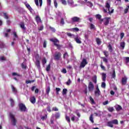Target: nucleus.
I'll return each instance as SVG.
<instances>
[{
	"label": "nucleus",
	"mask_w": 129,
	"mask_h": 129,
	"mask_svg": "<svg viewBox=\"0 0 129 129\" xmlns=\"http://www.w3.org/2000/svg\"><path fill=\"white\" fill-rule=\"evenodd\" d=\"M105 8L108 9L109 14H112L113 13V9L110 11V1H108L106 2Z\"/></svg>",
	"instance_id": "f257e3e1"
},
{
	"label": "nucleus",
	"mask_w": 129,
	"mask_h": 129,
	"mask_svg": "<svg viewBox=\"0 0 129 129\" xmlns=\"http://www.w3.org/2000/svg\"><path fill=\"white\" fill-rule=\"evenodd\" d=\"M10 116L11 118V123L12 125H16L17 123V120L16 119V118H15V115L13 114L12 113H10Z\"/></svg>",
	"instance_id": "f03ea898"
},
{
	"label": "nucleus",
	"mask_w": 129,
	"mask_h": 129,
	"mask_svg": "<svg viewBox=\"0 0 129 129\" xmlns=\"http://www.w3.org/2000/svg\"><path fill=\"white\" fill-rule=\"evenodd\" d=\"M19 109L21 111L26 112L27 111V107H26V105H25L23 103H20L19 104Z\"/></svg>",
	"instance_id": "7ed1b4c3"
},
{
	"label": "nucleus",
	"mask_w": 129,
	"mask_h": 129,
	"mask_svg": "<svg viewBox=\"0 0 129 129\" xmlns=\"http://www.w3.org/2000/svg\"><path fill=\"white\" fill-rule=\"evenodd\" d=\"M50 41L51 42H52L54 44V46H56V47H57V48H60V45L58 44L57 43H59V40L56 38H51L50 39Z\"/></svg>",
	"instance_id": "20e7f679"
},
{
	"label": "nucleus",
	"mask_w": 129,
	"mask_h": 129,
	"mask_svg": "<svg viewBox=\"0 0 129 129\" xmlns=\"http://www.w3.org/2000/svg\"><path fill=\"white\" fill-rule=\"evenodd\" d=\"M87 64H88L87 60H86V59L84 58L83 59L82 62H81L80 67L81 68H84V67H85V66L87 65Z\"/></svg>",
	"instance_id": "39448f33"
},
{
	"label": "nucleus",
	"mask_w": 129,
	"mask_h": 129,
	"mask_svg": "<svg viewBox=\"0 0 129 129\" xmlns=\"http://www.w3.org/2000/svg\"><path fill=\"white\" fill-rule=\"evenodd\" d=\"M72 21L74 23H80V22H81V19L78 17H74L72 18Z\"/></svg>",
	"instance_id": "423d86ee"
},
{
	"label": "nucleus",
	"mask_w": 129,
	"mask_h": 129,
	"mask_svg": "<svg viewBox=\"0 0 129 129\" xmlns=\"http://www.w3.org/2000/svg\"><path fill=\"white\" fill-rule=\"evenodd\" d=\"M12 76L14 77L13 79L14 80H16V81H18L19 80H18V77H20L21 75L17 73H13Z\"/></svg>",
	"instance_id": "0eeeda50"
},
{
	"label": "nucleus",
	"mask_w": 129,
	"mask_h": 129,
	"mask_svg": "<svg viewBox=\"0 0 129 129\" xmlns=\"http://www.w3.org/2000/svg\"><path fill=\"white\" fill-rule=\"evenodd\" d=\"M94 89V85H93V83L90 82L88 85V90L89 91H92Z\"/></svg>",
	"instance_id": "6e6552de"
},
{
	"label": "nucleus",
	"mask_w": 129,
	"mask_h": 129,
	"mask_svg": "<svg viewBox=\"0 0 129 129\" xmlns=\"http://www.w3.org/2000/svg\"><path fill=\"white\" fill-rule=\"evenodd\" d=\"M68 4L71 7H72V8H74V7H77V5L76 4L74 5V2L73 0H68Z\"/></svg>",
	"instance_id": "1a4fd4ad"
},
{
	"label": "nucleus",
	"mask_w": 129,
	"mask_h": 129,
	"mask_svg": "<svg viewBox=\"0 0 129 129\" xmlns=\"http://www.w3.org/2000/svg\"><path fill=\"white\" fill-rule=\"evenodd\" d=\"M95 95L97 97L100 95V90H99V88H98V86L96 87V90L95 91Z\"/></svg>",
	"instance_id": "9d476101"
},
{
	"label": "nucleus",
	"mask_w": 129,
	"mask_h": 129,
	"mask_svg": "<svg viewBox=\"0 0 129 129\" xmlns=\"http://www.w3.org/2000/svg\"><path fill=\"white\" fill-rule=\"evenodd\" d=\"M75 41H76V43L78 44H81L82 42L81 41V38L78 36H76L75 37Z\"/></svg>",
	"instance_id": "9b49d317"
},
{
	"label": "nucleus",
	"mask_w": 129,
	"mask_h": 129,
	"mask_svg": "<svg viewBox=\"0 0 129 129\" xmlns=\"http://www.w3.org/2000/svg\"><path fill=\"white\" fill-rule=\"evenodd\" d=\"M61 57V53L60 52H56L54 54V58L55 60H59L60 57Z\"/></svg>",
	"instance_id": "f8f14e48"
},
{
	"label": "nucleus",
	"mask_w": 129,
	"mask_h": 129,
	"mask_svg": "<svg viewBox=\"0 0 129 129\" xmlns=\"http://www.w3.org/2000/svg\"><path fill=\"white\" fill-rule=\"evenodd\" d=\"M109 20H110V18L109 17L105 18L104 19V24L105 25V26H107L108 24H109Z\"/></svg>",
	"instance_id": "ddd939ff"
},
{
	"label": "nucleus",
	"mask_w": 129,
	"mask_h": 129,
	"mask_svg": "<svg viewBox=\"0 0 129 129\" xmlns=\"http://www.w3.org/2000/svg\"><path fill=\"white\" fill-rule=\"evenodd\" d=\"M121 82L122 85H125L126 84V82H127V78H126V77L122 78Z\"/></svg>",
	"instance_id": "4468645a"
},
{
	"label": "nucleus",
	"mask_w": 129,
	"mask_h": 129,
	"mask_svg": "<svg viewBox=\"0 0 129 129\" xmlns=\"http://www.w3.org/2000/svg\"><path fill=\"white\" fill-rule=\"evenodd\" d=\"M24 4L26 8H28V9L29 10V11H30V12H32V11H33V9H32V7H31V6H30L29 4H28L27 2L24 3Z\"/></svg>",
	"instance_id": "2eb2a0df"
},
{
	"label": "nucleus",
	"mask_w": 129,
	"mask_h": 129,
	"mask_svg": "<svg viewBox=\"0 0 129 129\" xmlns=\"http://www.w3.org/2000/svg\"><path fill=\"white\" fill-rule=\"evenodd\" d=\"M35 20L37 23V24H40V23H42V20H41V18L38 15L36 16L35 18Z\"/></svg>",
	"instance_id": "dca6fc26"
},
{
	"label": "nucleus",
	"mask_w": 129,
	"mask_h": 129,
	"mask_svg": "<svg viewBox=\"0 0 129 129\" xmlns=\"http://www.w3.org/2000/svg\"><path fill=\"white\" fill-rule=\"evenodd\" d=\"M115 108L117 111H119L120 110H121L122 109V107H121L119 105H116L115 106Z\"/></svg>",
	"instance_id": "f3484780"
},
{
	"label": "nucleus",
	"mask_w": 129,
	"mask_h": 129,
	"mask_svg": "<svg viewBox=\"0 0 129 129\" xmlns=\"http://www.w3.org/2000/svg\"><path fill=\"white\" fill-rule=\"evenodd\" d=\"M13 35H14L13 41H16V40H18V39H19V36H18V35H17V32H14Z\"/></svg>",
	"instance_id": "a211bd4d"
},
{
	"label": "nucleus",
	"mask_w": 129,
	"mask_h": 129,
	"mask_svg": "<svg viewBox=\"0 0 129 129\" xmlns=\"http://www.w3.org/2000/svg\"><path fill=\"white\" fill-rule=\"evenodd\" d=\"M71 120H72V121H74V120H76V121H78V120H79V118H78L75 115H72L71 117Z\"/></svg>",
	"instance_id": "6ab92c4d"
},
{
	"label": "nucleus",
	"mask_w": 129,
	"mask_h": 129,
	"mask_svg": "<svg viewBox=\"0 0 129 129\" xmlns=\"http://www.w3.org/2000/svg\"><path fill=\"white\" fill-rule=\"evenodd\" d=\"M30 101L31 102V103H36V98L35 97H31L30 98Z\"/></svg>",
	"instance_id": "aec40b11"
},
{
	"label": "nucleus",
	"mask_w": 129,
	"mask_h": 129,
	"mask_svg": "<svg viewBox=\"0 0 129 129\" xmlns=\"http://www.w3.org/2000/svg\"><path fill=\"white\" fill-rule=\"evenodd\" d=\"M90 102L91 104H96V103L94 101V99L92 98V97H89Z\"/></svg>",
	"instance_id": "412c9836"
},
{
	"label": "nucleus",
	"mask_w": 129,
	"mask_h": 129,
	"mask_svg": "<svg viewBox=\"0 0 129 129\" xmlns=\"http://www.w3.org/2000/svg\"><path fill=\"white\" fill-rule=\"evenodd\" d=\"M20 27L21 29L23 30V31H26V30H27V28H26V27H25V24H24V23H21L20 24Z\"/></svg>",
	"instance_id": "4be33fe9"
},
{
	"label": "nucleus",
	"mask_w": 129,
	"mask_h": 129,
	"mask_svg": "<svg viewBox=\"0 0 129 129\" xmlns=\"http://www.w3.org/2000/svg\"><path fill=\"white\" fill-rule=\"evenodd\" d=\"M120 47H121L122 50H123V49H124V47H125V43L124 42H120Z\"/></svg>",
	"instance_id": "5701e85b"
},
{
	"label": "nucleus",
	"mask_w": 129,
	"mask_h": 129,
	"mask_svg": "<svg viewBox=\"0 0 129 129\" xmlns=\"http://www.w3.org/2000/svg\"><path fill=\"white\" fill-rule=\"evenodd\" d=\"M107 126H109L110 127H113V123L112 121H108L107 124Z\"/></svg>",
	"instance_id": "b1692460"
},
{
	"label": "nucleus",
	"mask_w": 129,
	"mask_h": 129,
	"mask_svg": "<svg viewBox=\"0 0 129 129\" xmlns=\"http://www.w3.org/2000/svg\"><path fill=\"white\" fill-rule=\"evenodd\" d=\"M108 48L109 49V51L111 53L113 51V49H112V46H111V44L110 43H109V45H108Z\"/></svg>",
	"instance_id": "393cba45"
},
{
	"label": "nucleus",
	"mask_w": 129,
	"mask_h": 129,
	"mask_svg": "<svg viewBox=\"0 0 129 129\" xmlns=\"http://www.w3.org/2000/svg\"><path fill=\"white\" fill-rule=\"evenodd\" d=\"M35 63H36V66L37 67V68L38 69H39L40 67V60H38V59H36Z\"/></svg>",
	"instance_id": "a878e982"
},
{
	"label": "nucleus",
	"mask_w": 129,
	"mask_h": 129,
	"mask_svg": "<svg viewBox=\"0 0 129 129\" xmlns=\"http://www.w3.org/2000/svg\"><path fill=\"white\" fill-rule=\"evenodd\" d=\"M10 101L11 103V105L13 107V106H15V101L12 98H10Z\"/></svg>",
	"instance_id": "bb28decb"
},
{
	"label": "nucleus",
	"mask_w": 129,
	"mask_h": 129,
	"mask_svg": "<svg viewBox=\"0 0 129 129\" xmlns=\"http://www.w3.org/2000/svg\"><path fill=\"white\" fill-rule=\"evenodd\" d=\"M101 75L103 81H105L106 79V74L105 73H102Z\"/></svg>",
	"instance_id": "cd10ccee"
},
{
	"label": "nucleus",
	"mask_w": 129,
	"mask_h": 129,
	"mask_svg": "<svg viewBox=\"0 0 129 129\" xmlns=\"http://www.w3.org/2000/svg\"><path fill=\"white\" fill-rule=\"evenodd\" d=\"M112 78H113V79H115V77H116V75H115V70H113V73L111 75Z\"/></svg>",
	"instance_id": "c85d7f7f"
},
{
	"label": "nucleus",
	"mask_w": 129,
	"mask_h": 129,
	"mask_svg": "<svg viewBox=\"0 0 129 129\" xmlns=\"http://www.w3.org/2000/svg\"><path fill=\"white\" fill-rule=\"evenodd\" d=\"M50 90H51V89L50 88V86H48L46 87V92L48 95H49V93L50 92Z\"/></svg>",
	"instance_id": "c756f323"
},
{
	"label": "nucleus",
	"mask_w": 129,
	"mask_h": 129,
	"mask_svg": "<svg viewBox=\"0 0 129 129\" xmlns=\"http://www.w3.org/2000/svg\"><path fill=\"white\" fill-rule=\"evenodd\" d=\"M96 19H98V20H100L101 22L103 21V19H101V16L100 15L97 14L96 15Z\"/></svg>",
	"instance_id": "7c9ffc66"
},
{
	"label": "nucleus",
	"mask_w": 129,
	"mask_h": 129,
	"mask_svg": "<svg viewBox=\"0 0 129 129\" xmlns=\"http://www.w3.org/2000/svg\"><path fill=\"white\" fill-rule=\"evenodd\" d=\"M86 5L88 6V7H90V8H91V7L93 6V4H92V3H91L90 2H87Z\"/></svg>",
	"instance_id": "2f4dec72"
},
{
	"label": "nucleus",
	"mask_w": 129,
	"mask_h": 129,
	"mask_svg": "<svg viewBox=\"0 0 129 129\" xmlns=\"http://www.w3.org/2000/svg\"><path fill=\"white\" fill-rule=\"evenodd\" d=\"M51 68V64L49 63L48 66H47L46 67V70L47 72H49V71H50V69Z\"/></svg>",
	"instance_id": "473e14b6"
},
{
	"label": "nucleus",
	"mask_w": 129,
	"mask_h": 129,
	"mask_svg": "<svg viewBox=\"0 0 129 129\" xmlns=\"http://www.w3.org/2000/svg\"><path fill=\"white\" fill-rule=\"evenodd\" d=\"M11 88L12 89V91L14 92V93H17V89L15 88L13 85L11 86Z\"/></svg>",
	"instance_id": "72a5a7b5"
},
{
	"label": "nucleus",
	"mask_w": 129,
	"mask_h": 129,
	"mask_svg": "<svg viewBox=\"0 0 129 129\" xmlns=\"http://www.w3.org/2000/svg\"><path fill=\"white\" fill-rule=\"evenodd\" d=\"M113 124H118V121L117 119H114L111 121Z\"/></svg>",
	"instance_id": "f704fd0d"
},
{
	"label": "nucleus",
	"mask_w": 129,
	"mask_h": 129,
	"mask_svg": "<svg viewBox=\"0 0 129 129\" xmlns=\"http://www.w3.org/2000/svg\"><path fill=\"white\" fill-rule=\"evenodd\" d=\"M108 110L110 112H112V111H113V110H114V108H113V107H109L108 108Z\"/></svg>",
	"instance_id": "c9c22d12"
},
{
	"label": "nucleus",
	"mask_w": 129,
	"mask_h": 129,
	"mask_svg": "<svg viewBox=\"0 0 129 129\" xmlns=\"http://www.w3.org/2000/svg\"><path fill=\"white\" fill-rule=\"evenodd\" d=\"M89 119H90V121H91V122H92V123H93V122H94V120H93V114H91Z\"/></svg>",
	"instance_id": "e433bc0d"
},
{
	"label": "nucleus",
	"mask_w": 129,
	"mask_h": 129,
	"mask_svg": "<svg viewBox=\"0 0 129 129\" xmlns=\"http://www.w3.org/2000/svg\"><path fill=\"white\" fill-rule=\"evenodd\" d=\"M96 41L98 45H100V44H101V41H100V39L96 38Z\"/></svg>",
	"instance_id": "4c0bfd02"
},
{
	"label": "nucleus",
	"mask_w": 129,
	"mask_h": 129,
	"mask_svg": "<svg viewBox=\"0 0 129 129\" xmlns=\"http://www.w3.org/2000/svg\"><path fill=\"white\" fill-rule=\"evenodd\" d=\"M93 82H94V83L96 84V82H97V77H96V76H95L93 78Z\"/></svg>",
	"instance_id": "58836bf2"
},
{
	"label": "nucleus",
	"mask_w": 129,
	"mask_h": 129,
	"mask_svg": "<svg viewBox=\"0 0 129 129\" xmlns=\"http://www.w3.org/2000/svg\"><path fill=\"white\" fill-rule=\"evenodd\" d=\"M41 119H42V120H46V119H47V115H45L44 116H41L40 117Z\"/></svg>",
	"instance_id": "ea45409f"
},
{
	"label": "nucleus",
	"mask_w": 129,
	"mask_h": 129,
	"mask_svg": "<svg viewBox=\"0 0 129 129\" xmlns=\"http://www.w3.org/2000/svg\"><path fill=\"white\" fill-rule=\"evenodd\" d=\"M62 95H66L67 94V89H63L62 90Z\"/></svg>",
	"instance_id": "a19ab883"
},
{
	"label": "nucleus",
	"mask_w": 129,
	"mask_h": 129,
	"mask_svg": "<svg viewBox=\"0 0 129 129\" xmlns=\"http://www.w3.org/2000/svg\"><path fill=\"white\" fill-rule=\"evenodd\" d=\"M106 86V84H105V82H102L101 84L102 88H105Z\"/></svg>",
	"instance_id": "79ce46f5"
},
{
	"label": "nucleus",
	"mask_w": 129,
	"mask_h": 129,
	"mask_svg": "<svg viewBox=\"0 0 129 129\" xmlns=\"http://www.w3.org/2000/svg\"><path fill=\"white\" fill-rule=\"evenodd\" d=\"M60 24L62 26H64V24H65V22H64V19H63V18L61 19Z\"/></svg>",
	"instance_id": "37998d69"
},
{
	"label": "nucleus",
	"mask_w": 129,
	"mask_h": 129,
	"mask_svg": "<svg viewBox=\"0 0 129 129\" xmlns=\"http://www.w3.org/2000/svg\"><path fill=\"white\" fill-rule=\"evenodd\" d=\"M43 29H44V26L43 25H41L38 27L39 31H43Z\"/></svg>",
	"instance_id": "c03bdc74"
},
{
	"label": "nucleus",
	"mask_w": 129,
	"mask_h": 129,
	"mask_svg": "<svg viewBox=\"0 0 129 129\" xmlns=\"http://www.w3.org/2000/svg\"><path fill=\"white\" fill-rule=\"evenodd\" d=\"M66 119L69 123H70V118L68 116H66Z\"/></svg>",
	"instance_id": "a18cd8bd"
},
{
	"label": "nucleus",
	"mask_w": 129,
	"mask_h": 129,
	"mask_svg": "<svg viewBox=\"0 0 129 129\" xmlns=\"http://www.w3.org/2000/svg\"><path fill=\"white\" fill-rule=\"evenodd\" d=\"M68 53L67 52H65L63 54V58L64 59H66V58H68Z\"/></svg>",
	"instance_id": "49530a36"
},
{
	"label": "nucleus",
	"mask_w": 129,
	"mask_h": 129,
	"mask_svg": "<svg viewBox=\"0 0 129 129\" xmlns=\"http://www.w3.org/2000/svg\"><path fill=\"white\" fill-rule=\"evenodd\" d=\"M61 3L62 5H64V6H66L67 5V2L66 1V0H61Z\"/></svg>",
	"instance_id": "de8ad7c7"
},
{
	"label": "nucleus",
	"mask_w": 129,
	"mask_h": 129,
	"mask_svg": "<svg viewBox=\"0 0 129 129\" xmlns=\"http://www.w3.org/2000/svg\"><path fill=\"white\" fill-rule=\"evenodd\" d=\"M53 3H54L55 8H57V7H58V4L57 3V1L54 0Z\"/></svg>",
	"instance_id": "09e8293b"
},
{
	"label": "nucleus",
	"mask_w": 129,
	"mask_h": 129,
	"mask_svg": "<svg viewBox=\"0 0 129 129\" xmlns=\"http://www.w3.org/2000/svg\"><path fill=\"white\" fill-rule=\"evenodd\" d=\"M61 72L64 74H66V73H67V71L66 70V69H62Z\"/></svg>",
	"instance_id": "8fccbe9b"
},
{
	"label": "nucleus",
	"mask_w": 129,
	"mask_h": 129,
	"mask_svg": "<svg viewBox=\"0 0 129 129\" xmlns=\"http://www.w3.org/2000/svg\"><path fill=\"white\" fill-rule=\"evenodd\" d=\"M55 118H60V113H56L55 114Z\"/></svg>",
	"instance_id": "3c124183"
},
{
	"label": "nucleus",
	"mask_w": 129,
	"mask_h": 129,
	"mask_svg": "<svg viewBox=\"0 0 129 129\" xmlns=\"http://www.w3.org/2000/svg\"><path fill=\"white\" fill-rule=\"evenodd\" d=\"M104 54L105 55V57H107L108 56V52L107 51H103Z\"/></svg>",
	"instance_id": "603ef678"
},
{
	"label": "nucleus",
	"mask_w": 129,
	"mask_h": 129,
	"mask_svg": "<svg viewBox=\"0 0 129 129\" xmlns=\"http://www.w3.org/2000/svg\"><path fill=\"white\" fill-rule=\"evenodd\" d=\"M58 109L57 107H53L52 108V111H58Z\"/></svg>",
	"instance_id": "864d4df0"
},
{
	"label": "nucleus",
	"mask_w": 129,
	"mask_h": 129,
	"mask_svg": "<svg viewBox=\"0 0 129 129\" xmlns=\"http://www.w3.org/2000/svg\"><path fill=\"white\" fill-rule=\"evenodd\" d=\"M71 83V80L70 79H69L68 81L66 82L67 85H70V84Z\"/></svg>",
	"instance_id": "5fc2aeb1"
},
{
	"label": "nucleus",
	"mask_w": 129,
	"mask_h": 129,
	"mask_svg": "<svg viewBox=\"0 0 129 129\" xmlns=\"http://www.w3.org/2000/svg\"><path fill=\"white\" fill-rule=\"evenodd\" d=\"M47 111H48L49 112H51L52 111V110H51V107L50 106H48L47 108Z\"/></svg>",
	"instance_id": "6e6d98bb"
},
{
	"label": "nucleus",
	"mask_w": 129,
	"mask_h": 129,
	"mask_svg": "<svg viewBox=\"0 0 129 129\" xmlns=\"http://www.w3.org/2000/svg\"><path fill=\"white\" fill-rule=\"evenodd\" d=\"M46 47H47V41L44 40L43 42V48H46Z\"/></svg>",
	"instance_id": "4d7b16f0"
},
{
	"label": "nucleus",
	"mask_w": 129,
	"mask_h": 129,
	"mask_svg": "<svg viewBox=\"0 0 129 129\" xmlns=\"http://www.w3.org/2000/svg\"><path fill=\"white\" fill-rule=\"evenodd\" d=\"M124 37V33L123 32H122L120 33V39L121 40H122V38Z\"/></svg>",
	"instance_id": "13d9d810"
},
{
	"label": "nucleus",
	"mask_w": 129,
	"mask_h": 129,
	"mask_svg": "<svg viewBox=\"0 0 129 129\" xmlns=\"http://www.w3.org/2000/svg\"><path fill=\"white\" fill-rule=\"evenodd\" d=\"M47 63V59L46 58H43L42 60V64H45Z\"/></svg>",
	"instance_id": "bf43d9fd"
},
{
	"label": "nucleus",
	"mask_w": 129,
	"mask_h": 129,
	"mask_svg": "<svg viewBox=\"0 0 129 129\" xmlns=\"http://www.w3.org/2000/svg\"><path fill=\"white\" fill-rule=\"evenodd\" d=\"M49 29L52 31V32H53V33H55L56 32V29H55L54 28L50 27Z\"/></svg>",
	"instance_id": "052dcab7"
},
{
	"label": "nucleus",
	"mask_w": 129,
	"mask_h": 129,
	"mask_svg": "<svg viewBox=\"0 0 129 129\" xmlns=\"http://www.w3.org/2000/svg\"><path fill=\"white\" fill-rule=\"evenodd\" d=\"M34 2L37 7H39V0H34Z\"/></svg>",
	"instance_id": "680f3d73"
},
{
	"label": "nucleus",
	"mask_w": 129,
	"mask_h": 129,
	"mask_svg": "<svg viewBox=\"0 0 129 129\" xmlns=\"http://www.w3.org/2000/svg\"><path fill=\"white\" fill-rule=\"evenodd\" d=\"M0 60L1 61H6V58L4 56L0 57Z\"/></svg>",
	"instance_id": "e2e57ef3"
},
{
	"label": "nucleus",
	"mask_w": 129,
	"mask_h": 129,
	"mask_svg": "<svg viewBox=\"0 0 129 129\" xmlns=\"http://www.w3.org/2000/svg\"><path fill=\"white\" fill-rule=\"evenodd\" d=\"M33 82H34V81L28 80L26 81V84H29V83H32Z\"/></svg>",
	"instance_id": "0e129e2a"
},
{
	"label": "nucleus",
	"mask_w": 129,
	"mask_h": 129,
	"mask_svg": "<svg viewBox=\"0 0 129 129\" xmlns=\"http://www.w3.org/2000/svg\"><path fill=\"white\" fill-rule=\"evenodd\" d=\"M90 29H94V28H95V26H94V25H93L92 24H90Z\"/></svg>",
	"instance_id": "69168bd1"
},
{
	"label": "nucleus",
	"mask_w": 129,
	"mask_h": 129,
	"mask_svg": "<svg viewBox=\"0 0 129 129\" xmlns=\"http://www.w3.org/2000/svg\"><path fill=\"white\" fill-rule=\"evenodd\" d=\"M4 16L5 19H9V17L8 16V15L7 14V13H4Z\"/></svg>",
	"instance_id": "338daca9"
},
{
	"label": "nucleus",
	"mask_w": 129,
	"mask_h": 129,
	"mask_svg": "<svg viewBox=\"0 0 129 129\" xmlns=\"http://www.w3.org/2000/svg\"><path fill=\"white\" fill-rule=\"evenodd\" d=\"M47 5L51 6V0H47Z\"/></svg>",
	"instance_id": "774afa93"
}]
</instances>
